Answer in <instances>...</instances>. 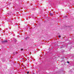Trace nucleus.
<instances>
[{
    "label": "nucleus",
    "instance_id": "6e6552de",
    "mask_svg": "<svg viewBox=\"0 0 74 74\" xmlns=\"http://www.w3.org/2000/svg\"><path fill=\"white\" fill-rule=\"evenodd\" d=\"M64 18H67V16H65L64 17Z\"/></svg>",
    "mask_w": 74,
    "mask_h": 74
},
{
    "label": "nucleus",
    "instance_id": "39448f33",
    "mask_svg": "<svg viewBox=\"0 0 74 74\" xmlns=\"http://www.w3.org/2000/svg\"><path fill=\"white\" fill-rule=\"evenodd\" d=\"M13 53L14 54H15V53H16H16H17L16 52H13Z\"/></svg>",
    "mask_w": 74,
    "mask_h": 74
},
{
    "label": "nucleus",
    "instance_id": "0eeeda50",
    "mask_svg": "<svg viewBox=\"0 0 74 74\" xmlns=\"http://www.w3.org/2000/svg\"><path fill=\"white\" fill-rule=\"evenodd\" d=\"M28 37H27V38H25V40H27V38H28Z\"/></svg>",
    "mask_w": 74,
    "mask_h": 74
},
{
    "label": "nucleus",
    "instance_id": "f03ea898",
    "mask_svg": "<svg viewBox=\"0 0 74 74\" xmlns=\"http://www.w3.org/2000/svg\"><path fill=\"white\" fill-rule=\"evenodd\" d=\"M14 40L15 42L17 41L16 39H14Z\"/></svg>",
    "mask_w": 74,
    "mask_h": 74
},
{
    "label": "nucleus",
    "instance_id": "9b49d317",
    "mask_svg": "<svg viewBox=\"0 0 74 74\" xmlns=\"http://www.w3.org/2000/svg\"><path fill=\"white\" fill-rule=\"evenodd\" d=\"M29 72H27V74H29Z\"/></svg>",
    "mask_w": 74,
    "mask_h": 74
},
{
    "label": "nucleus",
    "instance_id": "f257e3e1",
    "mask_svg": "<svg viewBox=\"0 0 74 74\" xmlns=\"http://www.w3.org/2000/svg\"><path fill=\"white\" fill-rule=\"evenodd\" d=\"M8 42V41H7V40H5L2 41V43H5V42Z\"/></svg>",
    "mask_w": 74,
    "mask_h": 74
},
{
    "label": "nucleus",
    "instance_id": "1a4fd4ad",
    "mask_svg": "<svg viewBox=\"0 0 74 74\" xmlns=\"http://www.w3.org/2000/svg\"><path fill=\"white\" fill-rule=\"evenodd\" d=\"M10 21H11V20H10V19H9V22H10Z\"/></svg>",
    "mask_w": 74,
    "mask_h": 74
},
{
    "label": "nucleus",
    "instance_id": "7ed1b4c3",
    "mask_svg": "<svg viewBox=\"0 0 74 74\" xmlns=\"http://www.w3.org/2000/svg\"><path fill=\"white\" fill-rule=\"evenodd\" d=\"M53 13H51L50 14V15H53Z\"/></svg>",
    "mask_w": 74,
    "mask_h": 74
},
{
    "label": "nucleus",
    "instance_id": "9d476101",
    "mask_svg": "<svg viewBox=\"0 0 74 74\" xmlns=\"http://www.w3.org/2000/svg\"><path fill=\"white\" fill-rule=\"evenodd\" d=\"M67 63H70V62H67Z\"/></svg>",
    "mask_w": 74,
    "mask_h": 74
},
{
    "label": "nucleus",
    "instance_id": "20e7f679",
    "mask_svg": "<svg viewBox=\"0 0 74 74\" xmlns=\"http://www.w3.org/2000/svg\"><path fill=\"white\" fill-rule=\"evenodd\" d=\"M23 50V49H21V51H22Z\"/></svg>",
    "mask_w": 74,
    "mask_h": 74
},
{
    "label": "nucleus",
    "instance_id": "423d86ee",
    "mask_svg": "<svg viewBox=\"0 0 74 74\" xmlns=\"http://www.w3.org/2000/svg\"><path fill=\"white\" fill-rule=\"evenodd\" d=\"M59 38H60V37H61V36H60V35H59Z\"/></svg>",
    "mask_w": 74,
    "mask_h": 74
}]
</instances>
